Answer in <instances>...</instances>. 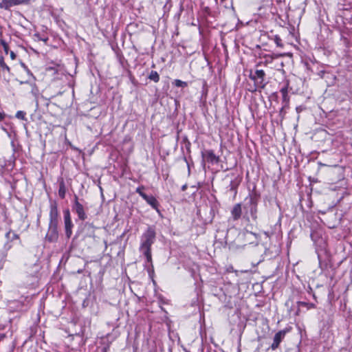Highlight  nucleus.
Instances as JSON below:
<instances>
[{"instance_id":"obj_26","label":"nucleus","mask_w":352,"mask_h":352,"mask_svg":"<svg viewBox=\"0 0 352 352\" xmlns=\"http://www.w3.org/2000/svg\"><path fill=\"white\" fill-rule=\"evenodd\" d=\"M300 314V307H298V309L296 310V315L298 316Z\"/></svg>"},{"instance_id":"obj_23","label":"nucleus","mask_w":352,"mask_h":352,"mask_svg":"<svg viewBox=\"0 0 352 352\" xmlns=\"http://www.w3.org/2000/svg\"><path fill=\"white\" fill-rule=\"evenodd\" d=\"M5 118V114L2 112H0V121H2Z\"/></svg>"},{"instance_id":"obj_4","label":"nucleus","mask_w":352,"mask_h":352,"mask_svg":"<svg viewBox=\"0 0 352 352\" xmlns=\"http://www.w3.org/2000/svg\"><path fill=\"white\" fill-rule=\"evenodd\" d=\"M203 157L211 164H217L219 162V157L217 156L212 150L206 151L202 153Z\"/></svg>"},{"instance_id":"obj_20","label":"nucleus","mask_w":352,"mask_h":352,"mask_svg":"<svg viewBox=\"0 0 352 352\" xmlns=\"http://www.w3.org/2000/svg\"><path fill=\"white\" fill-rule=\"evenodd\" d=\"M274 42L277 46L280 47H283V44L282 43L281 38L277 35L275 36V37H274Z\"/></svg>"},{"instance_id":"obj_24","label":"nucleus","mask_w":352,"mask_h":352,"mask_svg":"<svg viewBox=\"0 0 352 352\" xmlns=\"http://www.w3.org/2000/svg\"><path fill=\"white\" fill-rule=\"evenodd\" d=\"M63 215L65 224L66 225V210H63Z\"/></svg>"},{"instance_id":"obj_15","label":"nucleus","mask_w":352,"mask_h":352,"mask_svg":"<svg viewBox=\"0 0 352 352\" xmlns=\"http://www.w3.org/2000/svg\"><path fill=\"white\" fill-rule=\"evenodd\" d=\"M298 307L303 306L305 307L307 309H313L315 307V305L313 303H308L305 302L298 301L297 302Z\"/></svg>"},{"instance_id":"obj_16","label":"nucleus","mask_w":352,"mask_h":352,"mask_svg":"<svg viewBox=\"0 0 352 352\" xmlns=\"http://www.w3.org/2000/svg\"><path fill=\"white\" fill-rule=\"evenodd\" d=\"M174 85L177 87H186L188 85L186 82L182 81L179 79L175 80Z\"/></svg>"},{"instance_id":"obj_14","label":"nucleus","mask_w":352,"mask_h":352,"mask_svg":"<svg viewBox=\"0 0 352 352\" xmlns=\"http://www.w3.org/2000/svg\"><path fill=\"white\" fill-rule=\"evenodd\" d=\"M148 78L155 82H158L160 80V76L156 71H151L148 76Z\"/></svg>"},{"instance_id":"obj_21","label":"nucleus","mask_w":352,"mask_h":352,"mask_svg":"<svg viewBox=\"0 0 352 352\" xmlns=\"http://www.w3.org/2000/svg\"><path fill=\"white\" fill-rule=\"evenodd\" d=\"M256 212H257V210H256V206L252 208V209H251V214H252V218L254 219H256L257 218V217H256Z\"/></svg>"},{"instance_id":"obj_8","label":"nucleus","mask_w":352,"mask_h":352,"mask_svg":"<svg viewBox=\"0 0 352 352\" xmlns=\"http://www.w3.org/2000/svg\"><path fill=\"white\" fill-rule=\"evenodd\" d=\"M265 72L262 69H257L255 74L251 76V78L257 81L260 84H263L264 81Z\"/></svg>"},{"instance_id":"obj_9","label":"nucleus","mask_w":352,"mask_h":352,"mask_svg":"<svg viewBox=\"0 0 352 352\" xmlns=\"http://www.w3.org/2000/svg\"><path fill=\"white\" fill-rule=\"evenodd\" d=\"M57 236L58 234L55 228H50L46 234V239L50 242L54 241L57 238Z\"/></svg>"},{"instance_id":"obj_19","label":"nucleus","mask_w":352,"mask_h":352,"mask_svg":"<svg viewBox=\"0 0 352 352\" xmlns=\"http://www.w3.org/2000/svg\"><path fill=\"white\" fill-rule=\"evenodd\" d=\"M144 189V186H139V187H138L136 188V192H138L142 198H144V195H146V194H145L143 192Z\"/></svg>"},{"instance_id":"obj_12","label":"nucleus","mask_w":352,"mask_h":352,"mask_svg":"<svg viewBox=\"0 0 352 352\" xmlns=\"http://www.w3.org/2000/svg\"><path fill=\"white\" fill-rule=\"evenodd\" d=\"M60 186H59V190H58V195L61 198H64L65 196V184L64 180L63 178H61L60 180Z\"/></svg>"},{"instance_id":"obj_6","label":"nucleus","mask_w":352,"mask_h":352,"mask_svg":"<svg viewBox=\"0 0 352 352\" xmlns=\"http://www.w3.org/2000/svg\"><path fill=\"white\" fill-rule=\"evenodd\" d=\"M143 199L158 213L160 212V210H159V202L157 201L155 197H153V195L148 196L146 195L144 196Z\"/></svg>"},{"instance_id":"obj_3","label":"nucleus","mask_w":352,"mask_h":352,"mask_svg":"<svg viewBox=\"0 0 352 352\" xmlns=\"http://www.w3.org/2000/svg\"><path fill=\"white\" fill-rule=\"evenodd\" d=\"M287 331V330H280L274 335L273 342L270 346L272 350L274 351L279 346L280 343L284 339Z\"/></svg>"},{"instance_id":"obj_25","label":"nucleus","mask_w":352,"mask_h":352,"mask_svg":"<svg viewBox=\"0 0 352 352\" xmlns=\"http://www.w3.org/2000/svg\"><path fill=\"white\" fill-rule=\"evenodd\" d=\"M284 95L287 94V88H283L280 91Z\"/></svg>"},{"instance_id":"obj_11","label":"nucleus","mask_w":352,"mask_h":352,"mask_svg":"<svg viewBox=\"0 0 352 352\" xmlns=\"http://www.w3.org/2000/svg\"><path fill=\"white\" fill-rule=\"evenodd\" d=\"M7 72L8 73L10 72V68L7 65V64L4 61V58L3 56H0V72Z\"/></svg>"},{"instance_id":"obj_22","label":"nucleus","mask_w":352,"mask_h":352,"mask_svg":"<svg viewBox=\"0 0 352 352\" xmlns=\"http://www.w3.org/2000/svg\"><path fill=\"white\" fill-rule=\"evenodd\" d=\"M10 58L12 59V60H14L16 58V54L14 52H10Z\"/></svg>"},{"instance_id":"obj_5","label":"nucleus","mask_w":352,"mask_h":352,"mask_svg":"<svg viewBox=\"0 0 352 352\" xmlns=\"http://www.w3.org/2000/svg\"><path fill=\"white\" fill-rule=\"evenodd\" d=\"M74 210L78 214V217L81 220H85L86 219V214L84 211V208L82 204H80L76 196H75V203L74 206Z\"/></svg>"},{"instance_id":"obj_1","label":"nucleus","mask_w":352,"mask_h":352,"mask_svg":"<svg viewBox=\"0 0 352 352\" xmlns=\"http://www.w3.org/2000/svg\"><path fill=\"white\" fill-rule=\"evenodd\" d=\"M155 237V231L149 228L142 236V243L140 246V250L143 252L148 262L151 263V247L153 243Z\"/></svg>"},{"instance_id":"obj_18","label":"nucleus","mask_w":352,"mask_h":352,"mask_svg":"<svg viewBox=\"0 0 352 352\" xmlns=\"http://www.w3.org/2000/svg\"><path fill=\"white\" fill-rule=\"evenodd\" d=\"M0 43H1V45H2V47H3V48L4 51H5V52H6V54H8V50H9V46H8V44L6 43V41H4V40H3V39H1V40L0 41Z\"/></svg>"},{"instance_id":"obj_27","label":"nucleus","mask_w":352,"mask_h":352,"mask_svg":"<svg viewBox=\"0 0 352 352\" xmlns=\"http://www.w3.org/2000/svg\"><path fill=\"white\" fill-rule=\"evenodd\" d=\"M265 234L267 237H270V235L267 232H265Z\"/></svg>"},{"instance_id":"obj_13","label":"nucleus","mask_w":352,"mask_h":352,"mask_svg":"<svg viewBox=\"0 0 352 352\" xmlns=\"http://www.w3.org/2000/svg\"><path fill=\"white\" fill-rule=\"evenodd\" d=\"M6 237L8 241H12L19 239V235L14 232L10 230L6 234Z\"/></svg>"},{"instance_id":"obj_28","label":"nucleus","mask_w":352,"mask_h":352,"mask_svg":"<svg viewBox=\"0 0 352 352\" xmlns=\"http://www.w3.org/2000/svg\"><path fill=\"white\" fill-rule=\"evenodd\" d=\"M67 226L69 225V217L67 216Z\"/></svg>"},{"instance_id":"obj_2","label":"nucleus","mask_w":352,"mask_h":352,"mask_svg":"<svg viewBox=\"0 0 352 352\" xmlns=\"http://www.w3.org/2000/svg\"><path fill=\"white\" fill-rule=\"evenodd\" d=\"M30 0H2L0 3V8L9 10L11 7L21 4L28 3Z\"/></svg>"},{"instance_id":"obj_7","label":"nucleus","mask_w":352,"mask_h":352,"mask_svg":"<svg viewBox=\"0 0 352 352\" xmlns=\"http://www.w3.org/2000/svg\"><path fill=\"white\" fill-rule=\"evenodd\" d=\"M242 214V209H241V204H235L232 210H231V214L232 217V219L234 221H236L240 219Z\"/></svg>"},{"instance_id":"obj_17","label":"nucleus","mask_w":352,"mask_h":352,"mask_svg":"<svg viewBox=\"0 0 352 352\" xmlns=\"http://www.w3.org/2000/svg\"><path fill=\"white\" fill-rule=\"evenodd\" d=\"M25 115L26 113L23 111H18L16 113V118L21 119V120H25Z\"/></svg>"},{"instance_id":"obj_10","label":"nucleus","mask_w":352,"mask_h":352,"mask_svg":"<svg viewBox=\"0 0 352 352\" xmlns=\"http://www.w3.org/2000/svg\"><path fill=\"white\" fill-rule=\"evenodd\" d=\"M58 216L57 207L55 204H52L50 207V219L51 222L56 219Z\"/></svg>"}]
</instances>
